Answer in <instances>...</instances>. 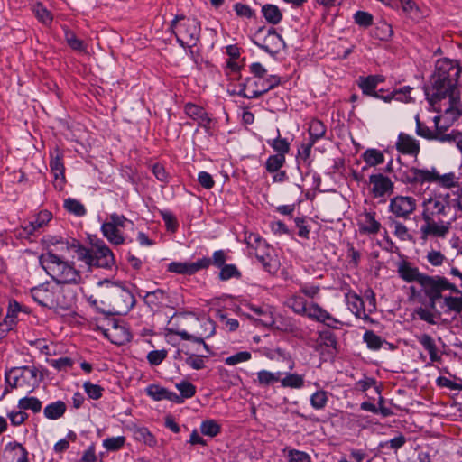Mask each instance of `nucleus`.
<instances>
[{
  "label": "nucleus",
  "instance_id": "nucleus-1",
  "mask_svg": "<svg viewBox=\"0 0 462 462\" xmlns=\"http://www.w3.org/2000/svg\"><path fill=\"white\" fill-rule=\"evenodd\" d=\"M397 274L405 282H418L421 287L425 297L428 299V307H418L414 314L422 321L430 325H436L438 319L441 317L440 311H434V288L436 275H429L421 273L411 262L402 259L396 263Z\"/></svg>",
  "mask_w": 462,
  "mask_h": 462
},
{
  "label": "nucleus",
  "instance_id": "nucleus-2",
  "mask_svg": "<svg viewBox=\"0 0 462 462\" xmlns=\"http://www.w3.org/2000/svg\"><path fill=\"white\" fill-rule=\"evenodd\" d=\"M451 279L443 275H436L434 288V311L437 310V302L442 300V308L444 314L455 313L456 315L462 312V296H443V291H448L455 294L462 295V272L456 266H451L449 270Z\"/></svg>",
  "mask_w": 462,
  "mask_h": 462
},
{
  "label": "nucleus",
  "instance_id": "nucleus-3",
  "mask_svg": "<svg viewBox=\"0 0 462 462\" xmlns=\"http://www.w3.org/2000/svg\"><path fill=\"white\" fill-rule=\"evenodd\" d=\"M68 248L74 250L78 260L84 262L89 268L97 267L106 270L116 268L114 253L100 238L91 240L90 248L84 246L77 240H73Z\"/></svg>",
  "mask_w": 462,
  "mask_h": 462
},
{
  "label": "nucleus",
  "instance_id": "nucleus-4",
  "mask_svg": "<svg viewBox=\"0 0 462 462\" xmlns=\"http://www.w3.org/2000/svg\"><path fill=\"white\" fill-rule=\"evenodd\" d=\"M40 263L46 273L58 284H79L81 282L80 273L73 263H69L51 251L42 254Z\"/></svg>",
  "mask_w": 462,
  "mask_h": 462
},
{
  "label": "nucleus",
  "instance_id": "nucleus-5",
  "mask_svg": "<svg viewBox=\"0 0 462 462\" xmlns=\"http://www.w3.org/2000/svg\"><path fill=\"white\" fill-rule=\"evenodd\" d=\"M170 30L182 48L195 47L200 38V22L195 17L176 15L171 22Z\"/></svg>",
  "mask_w": 462,
  "mask_h": 462
},
{
  "label": "nucleus",
  "instance_id": "nucleus-6",
  "mask_svg": "<svg viewBox=\"0 0 462 462\" xmlns=\"http://www.w3.org/2000/svg\"><path fill=\"white\" fill-rule=\"evenodd\" d=\"M426 98L432 106H437L442 100L448 99V106L445 109L446 112L456 110L460 115V110L457 107L459 104V92L457 87L448 88L446 79L438 80L436 74H432L430 78V86L424 88Z\"/></svg>",
  "mask_w": 462,
  "mask_h": 462
},
{
  "label": "nucleus",
  "instance_id": "nucleus-7",
  "mask_svg": "<svg viewBox=\"0 0 462 462\" xmlns=\"http://www.w3.org/2000/svg\"><path fill=\"white\" fill-rule=\"evenodd\" d=\"M42 380V375L35 365L12 367L5 373V381L12 389L22 388L32 393Z\"/></svg>",
  "mask_w": 462,
  "mask_h": 462
},
{
  "label": "nucleus",
  "instance_id": "nucleus-8",
  "mask_svg": "<svg viewBox=\"0 0 462 462\" xmlns=\"http://www.w3.org/2000/svg\"><path fill=\"white\" fill-rule=\"evenodd\" d=\"M358 87L360 88L364 95L382 99L385 102H390L393 99L402 102H409L411 99L410 97V93L412 88L408 86H405L399 89H394L387 95L379 94V92H377L376 90L378 86L374 81V79H371L369 76L360 77L358 79Z\"/></svg>",
  "mask_w": 462,
  "mask_h": 462
},
{
  "label": "nucleus",
  "instance_id": "nucleus-9",
  "mask_svg": "<svg viewBox=\"0 0 462 462\" xmlns=\"http://www.w3.org/2000/svg\"><path fill=\"white\" fill-rule=\"evenodd\" d=\"M134 293L125 285H116L111 292L110 309L108 315H126L135 305Z\"/></svg>",
  "mask_w": 462,
  "mask_h": 462
},
{
  "label": "nucleus",
  "instance_id": "nucleus-10",
  "mask_svg": "<svg viewBox=\"0 0 462 462\" xmlns=\"http://www.w3.org/2000/svg\"><path fill=\"white\" fill-rule=\"evenodd\" d=\"M245 242L248 246L254 249V254L263 269L268 273L274 272L276 266L270 254V247L266 241L263 239L260 235L251 233L245 236Z\"/></svg>",
  "mask_w": 462,
  "mask_h": 462
},
{
  "label": "nucleus",
  "instance_id": "nucleus-11",
  "mask_svg": "<svg viewBox=\"0 0 462 462\" xmlns=\"http://www.w3.org/2000/svg\"><path fill=\"white\" fill-rule=\"evenodd\" d=\"M433 73L436 74L437 81L446 79L448 88H456L462 73V67L456 60L439 59L436 61Z\"/></svg>",
  "mask_w": 462,
  "mask_h": 462
},
{
  "label": "nucleus",
  "instance_id": "nucleus-12",
  "mask_svg": "<svg viewBox=\"0 0 462 462\" xmlns=\"http://www.w3.org/2000/svg\"><path fill=\"white\" fill-rule=\"evenodd\" d=\"M422 208L421 216L444 219L451 211L449 195H434L424 200Z\"/></svg>",
  "mask_w": 462,
  "mask_h": 462
},
{
  "label": "nucleus",
  "instance_id": "nucleus-13",
  "mask_svg": "<svg viewBox=\"0 0 462 462\" xmlns=\"http://www.w3.org/2000/svg\"><path fill=\"white\" fill-rule=\"evenodd\" d=\"M423 224L420 226V237L427 241L430 237L444 238L449 232L450 222L444 219L421 216Z\"/></svg>",
  "mask_w": 462,
  "mask_h": 462
},
{
  "label": "nucleus",
  "instance_id": "nucleus-14",
  "mask_svg": "<svg viewBox=\"0 0 462 462\" xmlns=\"http://www.w3.org/2000/svg\"><path fill=\"white\" fill-rule=\"evenodd\" d=\"M437 179V169H419L411 167L405 170L401 177V180L405 184L423 185L425 183H435Z\"/></svg>",
  "mask_w": 462,
  "mask_h": 462
},
{
  "label": "nucleus",
  "instance_id": "nucleus-15",
  "mask_svg": "<svg viewBox=\"0 0 462 462\" xmlns=\"http://www.w3.org/2000/svg\"><path fill=\"white\" fill-rule=\"evenodd\" d=\"M389 211L395 218L409 219L417 208V200L411 196H395L390 199Z\"/></svg>",
  "mask_w": 462,
  "mask_h": 462
},
{
  "label": "nucleus",
  "instance_id": "nucleus-16",
  "mask_svg": "<svg viewBox=\"0 0 462 462\" xmlns=\"http://www.w3.org/2000/svg\"><path fill=\"white\" fill-rule=\"evenodd\" d=\"M369 184L371 185V194L374 199L383 198L393 192L394 183L381 172L371 174Z\"/></svg>",
  "mask_w": 462,
  "mask_h": 462
},
{
  "label": "nucleus",
  "instance_id": "nucleus-17",
  "mask_svg": "<svg viewBox=\"0 0 462 462\" xmlns=\"http://www.w3.org/2000/svg\"><path fill=\"white\" fill-rule=\"evenodd\" d=\"M254 43L273 57L278 54L281 50L285 47V42L282 37L274 28H270L267 31V34L262 40L254 41Z\"/></svg>",
  "mask_w": 462,
  "mask_h": 462
},
{
  "label": "nucleus",
  "instance_id": "nucleus-18",
  "mask_svg": "<svg viewBox=\"0 0 462 462\" xmlns=\"http://www.w3.org/2000/svg\"><path fill=\"white\" fill-rule=\"evenodd\" d=\"M31 295L35 302L40 306L53 309L60 305L59 300L55 297L54 291L50 288L48 283L41 284L31 290Z\"/></svg>",
  "mask_w": 462,
  "mask_h": 462
},
{
  "label": "nucleus",
  "instance_id": "nucleus-19",
  "mask_svg": "<svg viewBox=\"0 0 462 462\" xmlns=\"http://www.w3.org/2000/svg\"><path fill=\"white\" fill-rule=\"evenodd\" d=\"M104 335L111 343L122 346L131 341L132 334L124 322L112 320L111 327L105 329Z\"/></svg>",
  "mask_w": 462,
  "mask_h": 462
},
{
  "label": "nucleus",
  "instance_id": "nucleus-20",
  "mask_svg": "<svg viewBox=\"0 0 462 462\" xmlns=\"http://www.w3.org/2000/svg\"><path fill=\"white\" fill-rule=\"evenodd\" d=\"M52 214L48 210H42L33 217V219L22 226L23 231L19 233L20 236L31 238L36 236L40 230L43 228L51 220Z\"/></svg>",
  "mask_w": 462,
  "mask_h": 462
},
{
  "label": "nucleus",
  "instance_id": "nucleus-21",
  "mask_svg": "<svg viewBox=\"0 0 462 462\" xmlns=\"http://www.w3.org/2000/svg\"><path fill=\"white\" fill-rule=\"evenodd\" d=\"M265 88L264 78H246L241 84L238 95L249 99L258 98L268 92Z\"/></svg>",
  "mask_w": 462,
  "mask_h": 462
},
{
  "label": "nucleus",
  "instance_id": "nucleus-22",
  "mask_svg": "<svg viewBox=\"0 0 462 462\" xmlns=\"http://www.w3.org/2000/svg\"><path fill=\"white\" fill-rule=\"evenodd\" d=\"M27 449L16 441L5 445L1 462H29Z\"/></svg>",
  "mask_w": 462,
  "mask_h": 462
},
{
  "label": "nucleus",
  "instance_id": "nucleus-23",
  "mask_svg": "<svg viewBox=\"0 0 462 462\" xmlns=\"http://www.w3.org/2000/svg\"><path fill=\"white\" fill-rule=\"evenodd\" d=\"M357 225L360 233L366 235H376L379 233L382 225L376 219V212L375 211H367L358 215Z\"/></svg>",
  "mask_w": 462,
  "mask_h": 462
},
{
  "label": "nucleus",
  "instance_id": "nucleus-24",
  "mask_svg": "<svg viewBox=\"0 0 462 462\" xmlns=\"http://www.w3.org/2000/svg\"><path fill=\"white\" fill-rule=\"evenodd\" d=\"M396 149L402 154L417 156L420 152V143L414 137L400 133L396 143Z\"/></svg>",
  "mask_w": 462,
  "mask_h": 462
},
{
  "label": "nucleus",
  "instance_id": "nucleus-25",
  "mask_svg": "<svg viewBox=\"0 0 462 462\" xmlns=\"http://www.w3.org/2000/svg\"><path fill=\"white\" fill-rule=\"evenodd\" d=\"M50 170L55 180L65 181V167L63 163V152L58 148L50 152Z\"/></svg>",
  "mask_w": 462,
  "mask_h": 462
},
{
  "label": "nucleus",
  "instance_id": "nucleus-26",
  "mask_svg": "<svg viewBox=\"0 0 462 462\" xmlns=\"http://www.w3.org/2000/svg\"><path fill=\"white\" fill-rule=\"evenodd\" d=\"M21 311V305L15 300H10L6 316L3 322L0 323V335H3L11 329L15 325V319L18 313Z\"/></svg>",
  "mask_w": 462,
  "mask_h": 462
},
{
  "label": "nucleus",
  "instance_id": "nucleus-27",
  "mask_svg": "<svg viewBox=\"0 0 462 462\" xmlns=\"http://www.w3.org/2000/svg\"><path fill=\"white\" fill-rule=\"evenodd\" d=\"M417 341L428 352L431 363L441 361V355L439 353L435 339L429 334L423 333L416 336Z\"/></svg>",
  "mask_w": 462,
  "mask_h": 462
},
{
  "label": "nucleus",
  "instance_id": "nucleus-28",
  "mask_svg": "<svg viewBox=\"0 0 462 462\" xmlns=\"http://www.w3.org/2000/svg\"><path fill=\"white\" fill-rule=\"evenodd\" d=\"M145 392L154 401L167 400L170 402H179L178 394L174 392L169 391L168 389L160 386L159 384H150L145 388Z\"/></svg>",
  "mask_w": 462,
  "mask_h": 462
},
{
  "label": "nucleus",
  "instance_id": "nucleus-29",
  "mask_svg": "<svg viewBox=\"0 0 462 462\" xmlns=\"http://www.w3.org/2000/svg\"><path fill=\"white\" fill-rule=\"evenodd\" d=\"M229 259L228 252L223 249L217 250L213 253L212 257H202L199 259V269L205 270L214 265L217 268H222L226 265V262Z\"/></svg>",
  "mask_w": 462,
  "mask_h": 462
},
{
  "label": "nucleus",
  "instance_id": "nucleus-30",
  "mask_svg": "<svg viewBox=\"0 0 462 462\" xmlns=\"http://www.w3.org/2000/svg\"><path fill=\"white\" fill-rule=\"evenodd\" d=\"M167 271L181 275H193L200 271L199 259L193 263L171 262L168 264Z\"/></svg>",
  "mask_w": 462,
  "mask_h": 462
},
{
  "label": "nucleus",
  "instance_id": "nucleus-31",
  "mask_svg": "<svg viewBox=\"0 0 462 462\" xmlns=\"http://www.w3.org/2000/svg\"><path fill=\"white\" fill-rule=\"evenodd\" d=\"M100 231L103 236L106 237L107 241L113 245H120L125 244V239L120 229L116 228L115 226L110 225L106 221L101 225Z\"/></svg>",
  "mask_w": 462,
  "mask_h": 462
},
{
  "label": "nucleus",
  "instance_id": "nucleus-32",
  "mask_svg": "<svg viewBox=\"0 0 462 462\" xmlns=\"http://www.w3.org/2000/svg\"><path fill=\"white\" fill-rule=\"evenodd\" d=\"M439 120V117H435V124H436V129L434 134V139L436 141H439L440 143H455L457 146L458 147V141L462 138V133L458 130H451L449 133H447L446 131H442L438 126V122Z\"/></svg>",
  "mask_w": 462,
  "mask_h": 462
},
{
  "label": "nucleus",
  "instance_id": "nucleus-33",
  "mask_svg": "<svg viewBox=\"0 0 462 462\" xmlns=\"http://www.w3.org/2000/svg\"><path fill=\"white\" fill-rule=\"evenodd\" d=\"M168 298L169 295L167 291L162 289L146 291L145 295L143 296L144 302L151 309L162 307Z\"/></svg>",
  "mask_w": 462,
  "mask_h": 462
},
{
  "label": "nucleus",
  "instance_id": "nucleus-34",
  "mask_svg": "<svg viewBox=\"0 0 462 462\" xmlns=\"http://www.w3.org/2000/svg\"><path fill=\"white\" fill-rule=\"evenodd\" d=\"M309 302L307 300L300 295L293 294L287 299L286 305L290 308L295 314L304 317L307 312Z\"/></svg>",
  "mask_w": 462,
  "mask_h": 462
},
{
  "label": "nucleus",
  "instance_id": "nucleus-35",
  "mask_svg": "<svg viewBox=\"0 0 462 462\" xmlns=\"http://www.w3.org/2000/svg\"><path fill=\"white\" fill-rule=\"evenodd\" d=\"M67 411V405L63 401H56L46 405L43 410V415L49 420H58L61 418Z\"/></svg>",
  "mask_w": 462,
  "mask_h": 462
},
{
  "label": "nucleus",
  "instance_id": "nucleus-36",
  "mask_svg": "<svg viewBox=\"0 0 462 462\" xmlns=\"http://www.w3.org/2000/svg\"><path fill=\"white\" fill-rule=\"evenodd\" d=\"M282 374V372H270L268 370H261L256 374V379H254V383L259 386L267 387L280 382V377Z\"/></svg>",
  "mask_w": 462,
  "mask_h": 462
},
{
  "label": "nucleus",
  "instance_id": "nucleus-37",
  "mask_svg": "<svg viewBox=\"0 0 462 462\" xmlns=\"http://www.w3.org/2000/svg\"><path fill=\"white\" fill-rule=\"evenodd\" d=\"M248 308L256 316V319L259 320L264 326H271L273 324V317L269 307L266 305H253L249 304Z\"/></svg>",
  "mask_w": 462,
  "mask_h": 462
},
{
  "label": "nucleus",
  "instance_id": "nucleus-38",
  "mask_svg": "<svg viewBox=\"0 0 462 462\" xmlns=\"http://www.w3.org/2000/svg\"><path fill=\"white\" fill-rule=\"evenodd\" d=\"M388 223L393 228V235L401 241H411L412 236L410 234L408 227L395 217H389Z\"/></svg>",
  "mask_w": 462,
  "mask_h": 462
},
{
  "label": "nucleus",
  "instance_id": "nucleus-39",
  "mask_svg": "<svg viewBox=\"0 0 462 462\" xmlns=\"http://www.w3.org/2000/svg\"><path fill=\"white\" fill-rule=\"evenodd\" d=\"M261 11L268 23L276 25L282 20V14L275 5L266 4L262 6Z\"/></svg>",
  "mask_w": 462,
  "mask_h": 462
},
{
  "label": "nucleus",
  "instance_id": "nucleus-40",
  "mask_svg": "<svg viewBox=\"0 0 462 462\" xmlns=\"http://www.w3.org/2000/svg\"><path fill=\"white\" fill-rule=\"evenodd\" d=\"M308 132L310 135V140L317 143L319 140L322 139L325 136L327 127L322 121L314 118L310 120V122L309 123Z\"/></svg>",
  "mask_w": 462,
  "mask_h": 462
},
{
  "label": "nucleus",
  "instance_id": "nucleus-41",
  "mask_svg": "<svg viewBox=\"0 0 462 462\" xmlns=\"http://www.w3.org/2000/svg\"><path fill=\"white\" fill-rule=\"evenodd\" d=\"M459 180L460 177L457 176L456 173L454 172L440 174L437 171V179L435 180V183L441 188L452 189L459 187Z\"/></svg>",
  "mask_w": 462,
  "mask_h": 462
},
{
  "label": "nucleus",
  "instance_id": "nucleus-42",
  "mask_svg": "<svg viewBox=\"0 0 462 462\" xmlns=\"http://www.w3.org/2000/svg\"><path fill=\"white\" fill-rule=\"evenodd\" d=\"M267 143L276 152V154L285 156L290 152V142L286 138L281 137L280 130L277 129V137L267 140Z\"/></svg>",
  "mask_w": 462,
  "mask_h": 462
},
{
  "label": "nucleus",
  "instance_id": "nucleus-43",
  "mask_svg": "<svg viewBox=\"0 0 462 462\" xmlns=\"http://www.w3.org/2000/svg\"><path fill=\"white\" fill-rule=\"evenodd\" d=\"M176 388L179 390L180 394H178L179 402L174 403H183L185 399L192 398L196 394V386L189 381H181L176 383Z\"/></svg>",
  "mask_w": 462,
  "mask_h": 462
},
{
  "label": "nucleus",
  "instance_id": "nucleus-44",
  "mask_svg": "<svg viewBox=\"0 0 462 462\" xmlns=\"http://www.w3.org/2000/svg\"><path fill=\"white\" fill-rule=\"evenodd\" d=\"M362 157L369 167H375L384 162L383 153L377 149H367Z\"/></svg>",
  "mask_w": 462,
  "mask_h": 462
},
{
  "label": "nucleus",
  "instance_id": "nucleus-45",
  "mask_svg": "<svg viewBox=\"0 0 462 462\" xmlns=\"http://www.w3.org/2000/svg\"><path fill=\"white\" fill-rule=\"evenodd\" d=\"M327 313L328 310L322 308L319 303L311 301L308 306V310L304 317L320 323L324 321V318Z\"/></svg>",
  "mask_w": 462,
  "mask_h": 462
},
{
  "label": "nucleus",
  "instance_id": "nucleus-46",
  "mask_svg": "<svg viewBox=\"0 0 462 462\" xmlns=\"http://www.w3.org/2000/svg\"><path fill=\"white\" fill-rule=\"evenodd\" d=\"M392 35V26L384 21L379 22L372 32V36L380 41H389Z\"/></svg>",
  "mask_w": 462,
  "mask_h": 462
},
{
  "label": "nucleus",
  "instance_id": "nucleus-47",
  "mask_svg": "<svg viewBox=\"0 0 462 462\" xmlns=\"http://www.w3.org/2000/svg\"><path fill=\"white\" fill-rule=\"evenodd\" d=\"M346 298L349 310L355 316H360L365 310V303L362 297L354 292L346 294Z\"/></svg>",
  "mask_w": 462,
  "mask_h": 462
},
{
  "label": "nucleus",
  "instance_id": "nucleus-48",
  "mask_svg": "<svg viewBox=\"0 0 462 462\" xmlns=\"http://www.w3.org/2000/svg\"><path fill=\"white\" fill-rule=\"evenodd\" d=\"M363 341L366 344V346L373 351L379 350L383 344L386 342L380 336L376 335L373 330H366L364 333Z\"/></svg>",
  "mask_w": 462,
  "mask_h": 462
},
{
  "label": "nucleus",
  "instance_id": "nucleus-49",
  "mask_svg": "<svg viewBox=\"0 0 462 462\" xmlns=\"http://www.w3.org/2000/svg\"><path fill=\"white\" fill-rule=\"evenodd\" d=\"M18 408L25 411L30 410L33 413H38L42 410V402L37 397H23L18 401Z\"/></svg>",
  "mask_w": 462,
  "mask_h": 462
},
{
  "label": "nucleus",
  "instance_id": "nucleus-50",
  "mask_svg": "<svg viewBox=\"0 0 462 462\" xmlns=\"http://www.w3.org/2000/svg\"><path fill=\"white\" fill-rule=\"evenodd\" d=\"M282 452L286 454L288 462H311L310 456L304 451L286 447Z\"/></svg>",
  "mask_w": 462,
  "mask_h": 462
},
{
  "label": "nucleus",
  "instance_id": "nucleus-51",
  "mask_svg": "<svg viewBox=\"0 0 462 462\" xmlns=\"http://www.w3.org/2000/svg\"><path fill=\"white\" fill-rule=\"evenodd\" d=\"M32 12L39 22L44 25L51 23L53 20L52 14L42 3H36L32 6Z\"/></svg>",
  "mask_w": 462,
  "mask_h": 462
},
{
  "label": "nucleus",
  "instance_id": "nucleus-52",
  "mask_svg": "<svg viewBox=\"0 0 462 462\" xmlns=\"http://www.w3.org/2000/svg\"><path fill=\"white\" fill-rule=\"evenodd\" d=\"M285 156L282 154L270 155L265 162V169L270 173L277 172L285 164Z\"/></svg>",
  "mask_w": 462,
  "mask_h": 462
},
{
  "label": "nucleus",
  "instance_id": "nucleus-53",
  "mask_svg": "<svg viewBox=\"0 0 462 462\" xmlns=\"http://www.w3.org/2000/svg\"><path fill=\"white\" fill-rule=\"evenodd\" d=\"M63 206L68 212L74 214L77 217L85 216L87 213L84 205L76 199L68 198L64 200Z\"/></svg>",
  "mask_w": 462,
  "mask_h": 462
},
{
  "label": "nucleus",
  "instance_id": "nucleus-54",
  "mask_svg": "<svg viewBox=\"0 0 462 462\" xmlns=\"http://www.w3.org/2000/svg\"><path fill=\"white\" fill-rule=\"evenodd\" d=\"M242 277L241 272L238 270L236 265L230 263L226 264L220 268L218 278L220 281H227L230 279H240Z\"/></svg>",
  "mask_w": 462,
  "mask_h": 462
},
{
  "label": "nucleus",
  "instance_id": "nucleus-55",
  "mask_svg": "<svg viewBox=\"0 0 462 462\" xmlns=\"http://www.w3.org/2000/svg\"><path fill=\"white\" fill-rule=\"evenodd\" d=\"M282 386L299 389L304 385L303 375L298 374H288L282 379L280 378Z\"/></svg>",
  "mask_w": 462,
  "mask_h": 462
},
{
  "label": "nucleus",
  "instance_id": "nucleus-56",
  "mask_svg": "<svg viewBox=\"0 0 462 462\" xmlns=\"http://www.w3.org/2000/svg\"><path fill=\"white\" fill-rule=\"evenodd\" d=\"M407 442L406 437L402 433H398L395 437L389 440L381 442L379 447L382 448H390L393 451H397L402 448Z\"/></svg>",
  "mask_w": 462,
  "mask_h": 462
},
{
  "label": "nucleus",
  "instance_id": "nucleus-57",
  "mask_svg": "<svg viewBox=\"0 0 462 462\" xmlns=\"http://www.w3.org/2000/svg\"><path fill=\"white\" fill-rule=\"evenodd\" d=\"M221 426L215 420H206L200 424V431L203 435L216 437L220 433Z\"/></svg>",
  "mask_w": 462,
  "mask_h": 462
},
{
  "label": "nucleus",
  "instance_id": "nucleus-58",
  "mask_svg": "<svg viewBox=\"0 0 462 462\" xmlns=\"http://www.w3.org/2000/svg\"><path fill=\"white\" fill-rule=\"evenodd\" d=\"M328 401V393L324 390L316 391L310 396V405L315 410H322Z\"/></svg>",
  "mask_w": 462,
  "mask_h": 462
},
{
  "label": "nucleus",
  "instance_id": "nucleus-59",
  "mask_svg": "<svg viewBox=\"0 0 462 462\" xmlns=\"http://www.w3.org/2000/svg\"><path fill=\"white\" fill-rule=\"evenodd\" d=\"M65 40L68 45L74 51H85L86 44L80 39H79L75 32L69 30L65 31Z\"/></svg>",
  "mask_w": 462,
  "mask_h": 462
},
{
  "label": "nucleus",
  "instance_id": "nucleus-60",
  "mask_svg": "<svg viewBox=\"0 0 462 462\" xmlns=\"http://www.w3.org/2000/svg\"><path fill=\"white\" fill-rule=\"evenodd\" d=\"M134 434H135L136 439L143 441L144 444L148 445L149 447H155L157 444V440H156L155 437L145 427L138 428L135 430Z\"/></svg>",
  "mask_w": 462,
  "mask_h": 462
},
{
  "label": "nucleus",
  "instance_id": "nucleus-61",
  "mask_svg": "<svg viewBox=\"0 0 462 462\" xmlns=\"http://www.w3.org/2000/svg\"><path fill=\"white\" fill-rule=\"evenodd\" d=\"M125 438L124 436L106 438L103 440V447L107 451H117L124 447Z\"/></svg>",
  "mask_w": 462,
  "mask_h": 462
},
{
  "label": "nucleus",
  "instance_id": "nucleus-62",
  "mask_svg": "<svg viewBox=\"0 0 462 462\" xmlns=\"http://www.w3.org/2000/svg\"><path fill=\"white\" fill-rule=\"evenodd\" d=\"M184 112L189 118L194 121H198L202 116L205 115V113H207L202 106L193 103H187L184 106Z\"/></svg>",
  "mask_w": 462,
  "mask_h": 462
},
{
  "label": "nucleus",
  "instance_id": "nucleus-63",
  "mask_svg": "<svg viewBox=\"0 0 462 462\" xmlns=\"http://www.w3.org/2000/svg\"><path fill=\"white\" fill-rule=\"evenodd\" d=\"M48 364L58 371H67L73 365V360L68 356H62L57 359L47 360Z\"/></svg>",
  "mask_w": 462,
  "mask_h": 462
},
{
  "label": "nucleus",
  "instance_id": "nucleus-64",
  "mask_svg": "<svg viewBox=\"0 0 462 462\" xmlns=\"http://www.w3.org/2000/svg\"><path fill=\"white\" fill-rule=\"evenodd\" d=\"M83 388L90 399L98 400L103 395L104 388L98 384H94L89 381L83 383Z\"/></svg>",
  "mask_w": 462,
  "mask_h": 462
}]
</instances>
